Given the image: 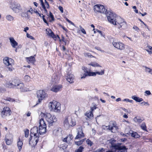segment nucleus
<instances>
[{
    "instance_id": "f257e3e1",
    "label": "nucleus",
    "mask_w": 152,
    "mask_h": 152,
    "mask_svg": "<svg viewBox=\"0 0 152 152\" xmlns=\"http://www.w3.org/2000/svg\"><path fill=\"white\" fill-rule=\"evenodd\" d=\"M42 117H45V119L48 123L49 126H53L57 121L56 117L53 115L52 116L50 113L45 114L41 113L40 114Z\"/></svg>"
},
{
    "instance_id": "f03ea898",
    "label": "nucleus",
    "mask_w": 152,
    "mask_h": 152,
    "mask_svg": "<svg viewBox=\"0 0 152 152\" xmlns=\"http://www.w3.org/2000/svg\"><path fill=\"white\" fill-rule=\"evenodd\" d=\"M112 24L116 26L118 28L122 27L123 29H125L127 26L126 23L122 18L119 17H117L114 22H112Z\"/></svg>"
},
{
    "instance_id": "7ed1b4c3",
    "label": "nucleus",
    "mask_w": 152,
    "mask_h": 152,
    "mask_svg": "<svg viewBox=\"0 0 152 152\" xmlns=\"http://www.w3.org/2000/svg\"><path fill=\"white\" fill-rule=\"evenodd\" d=\"M50 109L55 112H57L60 111L61 109L60 104L55 101L50 102L49 104Z\"/></svg>"
},
{
    "instance_id": "20e7f679",
    "label": "nucleus",
    "mask_w": 152,
    "mask_h": 152,
    "mask_svg": "<svg viewBox=\"0 0 152 152\" xmlns=\"http://www.w3.org/2000/svg\"><path fill=\"white\" fill-rule=\"evenodd\" d=\"M64 126L66 128H68L70 126H73L76 124L75 120L72 118L69 117H65L64 121Z\"/></svg>"
},
{
    "instance_id": "39448f33",
    "label": "nucleus",
    "mask_w": 152,
    "mask_h": 152,
    "mask_svg": "<svg viewBox=\"0 0 152 152\" xmlns=\"http://www.w3.org/2000/svg\"><path fill=\"white\" fill-rule=\"evenodd\" d=\"M39 133L42 134L46 132V125L43 118L40 119L39 121Z\"/></svg>"
},
{
    "instance_id": "423d86ee",
    "label": "nucleus",
    "mask_w": 152,
    "mask_h": 152,
    "mask_svg": "<svg viewBox=\"0 0 152 152\" xmlns=\"http://www.w3.org/2000/svg\"><path fill=\"white\" fill-rule=\"evenodd\" d=\"M105 14L107 17L109 22L112 24V22H114L117 18L116 15L112 12L107 10L105 12Z\"/></svg>"
},
{
    "instance_id": "0eeeda50",
    "label": "nucleus",
    "mask_w": 152,
    "mask_h": 152,
    "mask_svg": "<svg viewBox=\"0 0 152 152\" xmlns=\"http://www.w3.org/2000/svg\"><path fill=\"white\" fill-rule=\"evenodd\" d=\"M37 94L38 100L37 102L36 105L40 103L42 99L48 96L47 94L45 93L44 91L43 90H40L37 91Z\"/></svg>"
},
{
    "instance_id": "6e6552de",
    "label": "nucleus",
    "mask_w": 152,
    "mask_h": 152,
    "mask_svg": "<svg viewBox=\"0 0 152 152\" xmlns=\"http://www.w3.org/2000/svg\"><path fill=\"white\" fill-rule=\"evenodd\" d=\"M108 141L111 144L110 146V148L109 150L106 151L105 152H115V148L119 143L116 144V140L113 138H112L108 140Z\"/></svg>"
},
{
    "instance_id": "1a4fd4ad",
    "label": "nucleus",
    "mask_w": 152,
    "mask_h": 152,
    "mask_svg": "<svg viewBox=\"0 0 152 152\" xmlns=\"http://www.w3.org/2000/svg\"><path fill=\"white\" fill-rule=\"evenodd\" d=\"M104 6L99 4H96L94 6V10L95 12H99L101 13H104L106 11Z\"/></svg>"
},
{
    "instance_id": "9d476101",
    "label": "nucleus",
    "mask_w": 152,
    "mask_h": 152,
    "mask_svg": "<svg viewBox=\"0 0 152 152\" xmlns=\"http://www.w3.org/2000/svg\"><path fill=\"white\" fill-rule=\"evenodd\" d=\"M11 8L15 12L18 13L22 10L20 4L16 2H13L11 4Z\"/></svg>"
},
{
    "instance_id": "9b49d317",
    "label": "nucleus",
    "mask_w": 152,
    "mask_h": 152,
    "mask_svg": "<svg viewBox=\"0 0 152 152\" xmlns=\"http://www.w3.org/2000/svg\"><path fill=\"white\" fill-rule=\"evenodd\" d=\"M38 127L34 126L30 130V136L31 138L33 137H39Z\"/></svg>"
},
{
    "instance_id": "f8f14e48",
    "label": "nucleus",
    "mask_w": 152,
    "mask_h": 152,
    "mask_svg": "<svg viewBox=\"0 0 152 152\" xmlns=\"http://www.w3.org/2000/svg\"><path fill=\"white\" fill-rule=\"evenodd\" d=\"M112 43L114 47L118 49L123 50L125 48L124 44L121 42L113 41Z\"/></svg>"
},
{
    "instance_id": "ddd939ff",
    "label": "nucleus",
    "mask_w": 152,
    "mask_h": 152,
    "mask_svg": "<svg viewBox=\"0 0 152 152\" xmlns=\"http://www.w3.org/2000/svg\"><path fill=\"white\" fill-rule=\"evenodd\" d=\"M11 113V112L9 107H6L3 108V110L1 113V115L2 117L4 118L6 116H9Z\"/></svg>"
},
{
    "instance_id": "4468645a",
    "label": "nucleus",
    "mask_w": 152,
    "mask_h": 152,
    "mask_svg": "<svg viewBox=\"0 0 152 152\" xmlns=\"http://www.w3.org/2000/svg\"><path fill=\"white\" fill-rule=\"evenodd\" d=\"M39 137H33L31 138L30 137L29 140V144L32 147L35 146L39 141Z\"/></svg>"
},
{
    "instance_id": "2eb2a0df",
    "label": "nucleus",
    "mask_w": 152,
    "mask_h": 152,
    "mask_svg": "<svg viewBox=\"0 0 152 152\" xmlns=\"http://www.w3.org/2000/svg\"><path fill=\"white\" fill-rule=\"evenodd\" d=\"M3 62L4 64L7 66L12 65L13 64L14 60L8 57H5L3 59Z\"/></svg>"
},
{
    "instance_id": "dca6fc26",
    "label": "nucleus",
    "mask_w": 152,
    "mask_h": 152,
    "mask_svg": "<svg viewBox=\"0 0 152 152\" xmlns=\"http://www.w3.org/2000/svg\"><path fill=\"white\" fill-rule=\"evenodd\" d=\"M115 148V151L116 150H120L121 152H127L128 148L125 146H121V144L119 143Z\"/></svg>"
},
{
    "instance_id": "f3484780",
    "label": "nucleus",
    "mask_w": 152,
    "mask_h": 152,
    "mask_svg": "<svg viewBox=\"0 0 152 152\" xmlns=\"http://www.w3.org/2000/svg\"><path fill=\"white\" fill-rule=\"evenodd\" d=\"M74 77V76L72 74H71L70 72H68L66 79L67 81L70 83H72L74 82L73 79Z\"/></svg>"
},
{
    "instance_id": "a211bd4d",
    "label": "nucleus",
    "mask_w": 152,
    "mask_h": 152,
    "mask_svg": "<svg viewBox=\"0 0 152 152\" xmlns=\"http://www.w3.org/2000/svg\"><path fill=\"white\" fill-rule=\"evenodd\" d=\"M62 86L61 85H56L53 86L51 88V90L54 92H57L60 91L61 88Z\"/></svg>"
},
{
    "instance_id": "6ab92c4d",
    "label": "nucleus",
    "mask_w": 152,
    "mask_h": 152,
    "mask_svg": "<svg viewBox=\"0 0 152 152\" xmlns=\"http://www.w3.org/2000/svg\"><path fill=\"white\" fill-rule=\"evenodd\" d=\"M24 86V84L20 82L15 88L17 89H19L21 91L25 92L26 91V90Z\"/></svg>"
},
{
    "instance_id": "aec40b11",
    "label": "nucleus",
    "mask_w": 152,
    "mask_h": 152,
    "mask_svg": "<svg viewBox=\"0 0 152 152\" xmlns=\"http://www.w3.org/2000/svg\"><path fill=\"white\" fill-rule=\"evenodd\" d=\"M84 136V134L83 133L81 129H79L78 131L77 134L75 138V139L81 138Z\"/></svg>"
},
{
    "instance_id": "412c9836",
    "label": "nucleus",
    "mask_w": 152,
    "mask_h": 152,
    "mask_svg": "<svg viewBox=\"0 0 152 152\" xmlns=\"http://www.w3.org/2000/svg\"><path fill=\"white\" fill-rule=\"evenodd\" d=\"M104 74V70H102L101 72H89L88 74V76H95L96 75V74H98L99 75H102Z\"/></svg>"
},
{
    "instance_id": "4be33fe9",
    "label": "nucleus",
    "mask_w": 152,
    "mask_h": 152,
    "mask_svg": "<svg viewBox=\"0 0 152 152\" xmlns=\"http://www.w3.org/2000/svg\"><path fill=\"white\" fill-rule=\"evenodd\" d=\"M127 134L131 135L132 137L135 138H138L140 137V136L137 132H134L132 130H130Z\"/></svg>"
},
{
    "instance_id": "5701e85b",
    "label": "nucleus",
    "mask_w": 152,
    "mask_h": 152,
    "mask_svg": "<svg viewBox=\"0 0 152 152\" xmlns=\"http://www.w3.org/2000/svg\"><path fill=\"white\" fill-rule=\"evenodd\" d=\"M9 39L11 45L13 48H15L16 46L18 45V43L15 40L13 37H10Z\"/></svg>"
},
{
    "instance_id": "b1692460",
    "label": "nucleus",
    "mask_w": 152,
    "mask_h": 152,
    "mask_svg": "<svg viewBox=\"0 0 152 152\" xmlns=\"http://www.w3.org/2000/svg\"><path fill=\"white\" fill-rule=\"evenodd\" d=\"M141 34L145 39H149L150 38V33L143 31L141 32Z\"/></svg>"
},
{
    "instance_id": "393cba45",
    "label": "nucleus",
    "mask_w": 152,
    "mask_h": 152,
    "mask_svg": "<svg viewBox=\"0 0 152 152\" xmlns=\"http://www.w3.org/2000/svg\"><path fill=\"white\" fill-rule=\"evenodd\" d=\"M26 58L28 63H34L35 61V58L34 56H31L29 57H27Z\"/></svg>"
},
{
    "instance_id": "a878e982",
    "label": "nucleus",
    "mask_w": 152,
    "mask_h": 152,
    "mask_svg": "<svg viewBox=\"0 0 152 152\" xmlns=\"http://www.w3.org/2000/svg\"><path fill=\"white\" fill-rule=\"evenodd\" d=\"M12 81L13 84V88H15L20 82L19 80L16 79L13 80H12Z\"/></svg>"
},
{
    "instance_id": "bb28decb",
    "label": "nucleus",
    "mask_w": 152,
    "mask_h": 152,
    "mask_svg": "<svg viewBox=\"0 0 152 152\" xmlns=\"http://www.w3.org/2000/svg\"><path fill=\"white\" fill-rule=\"evenodd\" d=\"M23 145V142L20 141V139H19L18 141L17 142V146L19 150L20 151H21L22 148V146Z\"/></svg>"
},
{
    "instance_id": "cd10ccee",
    "label": "nucleus",
    "mask_w": 152,
    "mask_h": 152,
    "mask_svg": "<svg viewBox=\"0 0 152 152\" xmlns=\"http://www.w3.org/2000/svg\"><path fill=\"white\" fill-rule=\"evenodd\" d=\"M132 98L136 102H140L143 101V99L142 98H140L135 96H132Z\"/></svg>"
},
{
    "instance_id": "c85d7f7f",
    "label": "nucleus",
    "mask_w": 152,
    "mask_h": 152,
    "mask_svg": "<svg viewBox=\"0 0 152 152\" xmlns=\"http://www.w3.org/2000/svg\"><path fill=\"white\" fill-rule=\"evenodd\" d=\"M5 85L6 87L10 88H13L12 81H7Z\"/></svg>"
},
{
    "instance_id": "c756f323",
    "label": "nucleus",
    "mask_w": 152,
    "mask_h": 152,
    "mask_svg": "<svg viewBox=\"0 0 152 152\" xmlns=\"http://www.w3.org/2000/svg\"><path fill=\"white\" fill-rule=\"evenodd\" d=\"M134 121L138 123H140L142 122L143 121L141 118L138 116H136L134 118Z\"/></svg>"
},
{
    "instance_id": "7c9ffc66",
    "label": "nucleus",
    "mask_w": 152,
    "mask_h": 152,
    "mask_svg": "<svg viewBox=\"0 0 152 152\" xmlns=\"http://www.w3.org/2000/svg\"><path fill=\"white\" fill-rule=\"evenodd\" d=\"M85 115L88 118L90 119L93 117L92 112L91 111L87 112Z\"/></svg>"
},
{
    "instance_id": "2f4dec72",
    "label": "nucleus",
    "mask_w": 152,
    "mask_h": 152,
    "mask_svg": "<svg viewBox=\"0 0 152 152\" xmlns=\"http://www.w3.org/2000/svg\"><path fill=\"white\" fill-rule=\"evenodd\" d=\"M85 140V139H83L80 140L78 141H75V144L77 145H80L83 143V142Z\"/></svg>"
},
{
    "instance_id": "473e14b6",
    "label": "nucleus",
    "mask_w": 152,
    "mask_h": 152,
    "mask_svg": "<svg viewBox=\"0 0 152 152\" xmlns=\"http://www.w3.org/2000/svg\"><path fill=\"white\" fill-rule=\"evenodd\" d=\"M89 65H91L94 67L98 66L101 67V66L96 62H92L89 64Z\"/></svg>"
},
{
    "instance_id": "72a5a7b5",
    "label": "nucleus",
    "mask_w": 152,
    "mask_h": 152,
    "mask_svg": "<svg viewBox=\"0 0 152 152\" xmlns=\"http://www.w3.org/2000/svg\"><path fill=\"white\" fill-rule=\"evenodd\" d=\"M84 148L83 145L80 146L79 148L76 150L75 152H82Z\"/></svg>"
},
{
    "instance_id": "f704fd0d",
    "label": "nucleus",
    "mask_w": 152,
    "mask_h": 152,
    "mask_svg": "<svg viewBox=\"0 0 152 152\" xmlns=\"http://www.w3.org/2000/svg\"><path fill=\"white\" fill-rule=\"evenodd\" d=\"M96 106L97 105L94 103H92V106L91 107V111L92 112L93 111L96 109L97 108Z\"/></svg>"
},
{
    "instance_id": "c9c22d12",
    "label": "nucleus",
    "mask_w": 152,
    "mask_h": 152,
    "mask_svg": "<svg viewBox=\"0 0 152 152\" xmlns=\"http://www.w3.org/2000/svg\"><path fill=\"white\" fill-rule=\"evenodd\" d=\"M7 137L6 136L5 139L6 143L7 145H9L12 143V141L11 139H9L7 138Z\"/></svg>"
},
{
    "instance_id": "e433bc0d",
    "label": "nucleus",
    "mask_w": 152,
    "mask_h": 152,
    "mask_svg": "<svg viewBox=\"0 0 152 152\" xmlns=\"http://www.w3.org/2000/svg\"><path fill=\"white\" fill-rule=\"evenodd\" d=\"M50 36L54 40H56L58 38L59 39H60V37L58 35L56 36L55 35L54 33L53 32L50 35Z\"/></svg>"
},
{
    "instance_id": "4c0bfd02",
    "label": "nucleus",
    "mask_w": 152,
    "mask_h": 152,
    "mask_svg": "<svg viewBox=\"0 0 152 152\" xmlns=\"http://www.w3.org/2000/svg\"><path fill=\"white\" fill-rule=\"evenodd\" d=\"M6 19L9 21H12L14 19L13 17L10 15H8L6 16Z\"/></svg>"
},
{
    "instance_id": "58836bf2",
    "label": "nucleus",
    "mask_w": 152,
    "mask_h": 152,
    "mask_svg": "<svg viewBox=\"0 0 152 152\" xmlns=\"http://www.w3.org/2000/svg\"><path fill=\"white\" fill-rule=\"evenodd\" d=\"M31 77L28 75H26L24 77V79L25 81L29 82L30 81Z\"/></svg>"
},
{
    "instance_id": "ea45409f",
    "label": "nucleus",
    "mask_w": 152,
    "mask_h": 152,
    "mask_svg": "<svg viewBox=\"0 0 152 152\" xmlns=\"http://www.w3.org/2000/svg\"><path fill=\"white\" fill-rule=\"evenodd\" d=\"M87 144L90 146H91L93 144V142H91L89 139H87L86 141Z\"/></svg>"
},
{
    "instance_id": "a19ab883",
    "label": "nucleus",
    "mask_w": 152,
    "mask_h": 152,
    "mask_svg": "<svg viewBox=\"0 0 152 152\" xmlns=\"http://www.w3.org/2000/svg\"><path fill=\"white\" fill-rule=\"evenodd\" d=\"M145 70L146 72H148L152 74V69H151L149 68L146 66L145 67Z\"/></svg>"
},
{
    "instance_id": "79ce46f5",
    "label": "nucleus",
    "mask_w": 152,
    "mask_h": 152,
    "mask_svg": "<svg viewBox=\"0 0 152 152\" xmlns=\"http://www.w3.org/2000/svg\"><path fill=\"white\" fill-rule=\"evenodd\" d=\"M141 127L142 129L144 130H146V126L145 123H143L142 124Z\"/></svg>"
},
{
    "instance_id": "37998d69",
    "label": "nucleus",
    "mask_w": 152,
    "mask_h": 152,
    "mask_svg": "<svg viewBox=\"0 0 152 152\" xmlns=\"http://www.w3.org/2000/svg\"><path fill=\"white\" fill-rule=\"evenodd\" d=\"M144 95L145 96H147V95H149L151 94V92L149 90H147L145 91Z\"/></svg>"
},
{
    "instance_id": "c03bdc74",
    "label": "nucleus",
    "mask_w": 152,
    "mask_h": 152,
    "mask_svg": "<svg viewBox=\"0 0 152 152\" xmlns=\"http://www.w3.org/2000/svg\"><path fill=\"white\" fill-rule=\"evenodd\" d=\"M25 137H27L29 134V130L28 129H26V130L24 132Z\"/></svg>"
},
{
    "instance_id": "a18cd8bd",
    "label": "nucleus",
    "mask_w": 152,
    "mask_h": 152,
    "mask_svg": "<svg viewBox=\"0 0 152 152\" xmlns=\"http://www.w3.org/2000/svg\"><path fill=\"white\" fill-rule=\"evenodd\" d=\"M49 17L51 18V21H53L54 20V16L51 12H49Z\"/></svg>"
},
{
    "instance_id": "49530a36",
    "label": "nucleus",
    "mask_w": 152,
    "mask_h": 152,
    "mask_svg": "<svg viewBox=\"0 0 152 152\" xmlns=\"http://www.w3.org/2000/svg\"><path fill=\"white\" fill-rule=\"evenodd\" d=\"M82 69L84 71V72H85V73H86L88 74V73L89 72L87 70V68H86L85 67H84V66L82 67Z\"/></svg>"
},
{
    "instance_id": "de8ad7c7",
    "label": "nucleus",
    "mask_w": 152,
    "mask_h": 152,
    "mask_svg": "<svg viewBox=\"0 0 152 152\" xmlns=\"http://www.w3.org/2000/svg\"><path fill=\"white\" fill-rule=\"evenodd\" d=\"M34 12L37 15H38L40 17V18H42V15H43V14H41V13H39L38 12L37 10H36L35 11V10H34Z\"/></svg>"
},
{
    "instance_id": "09e8293b",
    "label": "nucleus",
    "mask_w": 152,
    "mask_h": 152,
    "mask_svg": "<svg viewBox=\"0 0 152 152\" xmlns=\"http://www.w3.org/2000/svg\"><path fill=\"white\" fill-rule=\"evenodd\" d=\"M26 36L27 37L30 38L32 39H34V38L31 35H30L28 33H27L26 34Z\"/></svg>"
},
{
    "instance_id": "8fccbe9b",
    "label": "nucleus",
    "mask_w": 152,
    "mask_h": 152,
    "mask_svg": "<svg viewBox=\"0 0 152 152\" xmlns=\"http://www.w3.org/2000/svg\"><path fill=\"white\" fill-rule=\"evenodd\" d=\"M98 152H103L104 151V149L103 148H101L98 149ZM106 151H105V152Z\"/></svg>"
},
{
    "instance_id": "3c124183",
    "label": "nucleus",
    "mask_w": 152,
    "mask_h": 152,
    "mask_svg": "<svg viewBox=\"0 0 152 152\" xmlns=\"http://www.w3.org/2000/svg\"><path fill=\"white\" fill-rule=\"evenodd\" d=\"M8 67L9 71H12L14 69L12 67V65Z\"/></svg>"
},
{
    "instance_id": "603ef678",
    "label": "nucleus",
    "mask_w": 152,
    "mask_h": 152,
    "mask_svg": "<svg viewBox=\"0 0 152 152\" xmlns=\"http://www.w3.org/2000/svg\"><path fill=\"white\" fill-rule=\"evenodd\" d=\"M45 3L46 5L47 8H49V5L48 2L46 1V0H45Z\"/></svg>"
},
{
    "instance_id": "864d4df0",
    "label": "nucleus",
    "mask_w": 152,
    "mask_h": 152,
    "mask_svg": "<svg viewBox=\"0 0 152 152\" xmlns=\"http://www.w3.org/2000/svg\"><path fill=\"white\" fill-rule=\"evenodd\" d=\"M123 101H126L127 102H130V103H132L133 102V101L132 100H130L129 99H125L123 100Z\"/></svg>"
},
{
    "instance_id": "5fc2aeb1",
    "label": "nucleus",
    "mask_w": 152,
    "mask_h": 152,
    "mask_svg": "<svg viewBox=\"0 0 152 152\" xmlns=\"http://www.w3.org/2000/svg\"><path fill=\"white\" fill-rule=\"evenodd\" d=\"M58 9L61 13L63 12L64 11H63V7H62L61 6H59L58 7Z\"/></svg>"
},
{
    "instance_id": "6e6d98bb",
    "label": "nucleus",
    "mask_w": 152,
    "mask_h": 152,
    "mask_svg": "<svg viewBox=\"0 0 152 152\" xmlns=\"http://www.w3.org/2000/svg\"><path fill=\"white\" fill-rule=\"evenodd\" d=\"M45 15H42V19L43 20L44 22L45 23L47 24L48 23L47 20H46L45 19Z\"/></svg>"
},
{
    "instance_id": "4d7b16f0",
    "label": "nucleus",
    "mask_w": 152,
    "mask_h": 152,
    "mask_svg": "<svg viewBox=\"0 0 152 152\" xmlns=\"http://www.w3.org/2000/svg\"><path fill=\"white\" fill-rule=\"evenodd\" d=\"M96 31L98 32L99 34H100L102 36H104V35L103 34L102 31L99 30L97 29H96Z\"/></svg>"
},
{
    "instance_id": "13d9d810",
    "label": "nucleus",
    "mask_w": 152,
    "mask_h": 152,
    "mask_svg": "<svg viewBox=\"0 0 152 152\" xmlns=\"http://www.w3.org/2000/svg\"><path fill=\"white\" fill-rule=\"evenodd\" d=\"M53 32L50 29H49L48 31V33H47L48 35H49L50 36V35L53 33Z\"/></svg>"
},
{
    "instance_id": "bf43d9fd",
    "label": "nucleus",
    "mask_w": 152,
    "mask_h": 152,
    "mask_svg": "<svg viewBox=\"0 0 152 152\" xmlns=\"http://www.w3.org/2000/svg\"><path fill=\"white\" fill-rule=\"evenodd\" d=\"M88 73H85L81 77V79L84 78L87 76H88Z\"/></svg>"
},
{
    "instance_id": "052dcab7",
    "label": "nucleus",
    "mask_w": 152,
    "mask_h": 152,
    "mask_svg": "<svg viewBox=\"0 0 152 152\" xmlns=\"http://www.w3.org/2000/svg\"><path fill=\"white\" fill-rule=\"evenodd\" d=\"M6 100H8L10 101L11 102H13L14 101H15V100H14L13 99H12V98L10 97H8L7 98Z\"/></svg>"
},
{
    "instance_id": "680f3d73",
    "label": "nucleus",
    "mask_w": 152,
    "mask_h": 152,
    "mask_svg": "<svg viewBox=\"0 0 152 152\" xmlns=\"http://www.w3.org/2000/svg\"><path fill=\"white\" fill-rule=\"evenodd\" d=\"M41 5H42V7H43L45 6V4L43 2V0H40Z\"/></svg>"
},
{
    "instance_id": "e2e57ef3",
    "label": "nucleus",
    "mask_w": 152,
    "mask_h": 152,
    "mask_svg": "<svg viewBox=\"0 0 152 152\" xmlns=\"http://www.w3.org/2000/svg\"><path fill=\"white\" fill-rule=\"evenodd\" d=\"M33 11V9L31 8L29 10H28L27 11V12L28 13V12H31V14H32L33 13V12H32Z\"/></svg>"
},
{
    "instance_id": "0e129e2a",
    "label": "nucleus",
    "mask_w": 152,
    "mask_h": 152,
    "mask_svg": "<svg viewBox=\"0 0 152 152\" xmlns=\"http://www.w3.org/2000/svg\"><path fill=\"white\" fill-rule=\"evenodd\" d=\"M68 139L69 138V140H71L72 139L73 137H72V135H69L68 137H67Z\"/></svg>"
},
{
    "instance_id": "69168bd1",
    "label": "nucleus",
    "mask_w": 152,
    "mask_h": 152,
    "mask_svg": "<svg viewBox=\"0 0 152 152\" xmlns=\"http://www.w3.org/2000/svg\"><path fill=\"white\" fill-rule=\"evenodd\" d=\"M141 104H142L143 105H145V104H147L148 105H149V104L148 102H143L141 103Z\"/></svg>"
},
{
    "instance_id": "338daca9",
    "label": "nucleus",
    "mask_w": 152,
    "mask_h": 152,
    "mask_svg": "<svg viewBox=\"0 0 152 152\" xmlns=\"http://www.w3.org/2000/svg\"><path fill=\"white\" fill-rule=\"evenodd\" d=\"M80 30H81V32L83 34H86V31L85 30L84 28H83L81 29Z\"/></svg>"
},
{
    "instance_id": "774afa93",
    "label": "nucleus",
    "mask_w": 152,
    "mask_h": 152,
    "mask_svg": "<svg viewBox=\"0 0 152 152\" xmlns=\"http://www.w3.org/2000/svg\"><path fill=\"white\" fill-rule=\"evenodd\" d=\"M133 28L136 30L137 31L139 30V28H138L136 26H133Z\"/></svg>"
}]
</instances>
